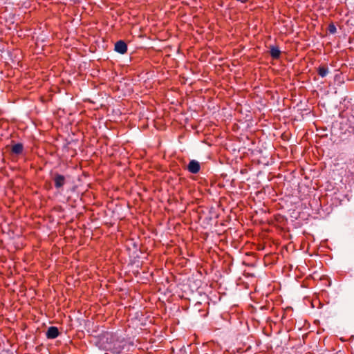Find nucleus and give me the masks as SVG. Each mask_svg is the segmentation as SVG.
I'll return each mask as SVG.
<instances>
[{
    "instance_id": "f8f14e48",
    "label": "nucleus",
    "mask_w": 354,
    "mask_h": 354,
    "mask_svg": "<svg viewBox=\"0 0 354 354\" xmlns=\"http://www.w3.org/2000/svg\"><path fill=\"white\" fill-rule=\"evenodd\" d=\"M269 307H270V305H269L268 302L267 301V307H266V309L268 310V309L269 308Z\"/></svg>"
},
{
    "instance_id": "39448f33",
    "label": "nucleus",
    "mask_w": 354,
    "mask_h": 354,
    "mask_svg": "<svg viewBox=\"0 0 354 354\" xmlns=\"http://www.w3.org/2000/svg\"><path fill=\"white\" fill-rule=\"evenodd\" d=\"M115 50L120 54H124L127 51V45L122 41L120 40L115 44Z\"/></svg>"
},
{
    "instance_id": "6e6552de",
    "label": "nucleus",
    "mask_w": 354,
    "mask_h": 354,
    "mask_svg": "<svg viewBox=\"0 0 354 354\" xmlns=\"http://www.w3.org/2000/svg\"><path fill=\"white\" fill-rule=\"evenodd\" d=\"M24 146L21 143H17L12 146V152L15 154H21L23 151Z\"/></svg>"
},
{
    "instance_id": "9b49d317",
    "label": "nucleus",
    "mask_w": 354,
    "mask_h": 354,
    "mask_svg": "<svg viewBox=\"0 0 354 354\" xmlns=\"http://www.w3.org/2000/svg\"><path fill=\"white\" fill-rule=\"evenodd\" d=\"M278 218H277V220H281V221H283V218L282 216H281L280 215H278Z\"/></svg>"
},
{
    "instance_id": "20e7f679",
    "label": "nucleus",
    "mask_w": 354,
    "mask_h": 354,
    "mask_svg": "<svg viewBox=\"0 0 354 354\" xmlns=\"http://www.w3.org/2000/svg\"><path fill=\"white\" fill-rule=\"evenodd\" d=\"M53 180H54L55 187L56 189H60L61 187H62L64 185V184L66 183V179H65L64 176H63L62 174H55Z\"/></svg>"
},
{
    "instance_id": "0eeeda50",
    "label": "nucleus",
    "mask_w": 354,
    "mask_h": 354,
    "mask_svg": "<svg viewBox=\"0 0 354 354\" xmlns=\"http://www.w3.org/2000/svg\"><path fill=\"white\" fill-rule=\"evenodd\" d=\"M317 71L321 77H325L329 73L328 67L326 65H320Z\"/></svg>"
},
{
    "instance_id": "f03ea898",
    "label": "nucleus",
    "mask_w": 354,
    "mask_h": 354,
    "mask_svg": "<svg viewBox=\"0 0 354 354\" xmlns=\"http://www.w3.org/2000/svg\"><path fill=\"white\" fill-rule=\"evenodd\" d=\"M269 53L274 60H279L281 58V50L277 45H270L269 46Z\"/></svg>"
},
{
    "instance_id": "7ed1b4c3",
    "label": "nucleus",
    "mask_w": 354,
    "mask_h": 354,
    "mask_svg": "<svg viewBox=\"0 0 354 354\" xmlns=\"http://www.w3.org/2000/svg\"><path fill=\"white\" fill-rule=\"evenodd\" d=\"M200 169L201 165L197 160H192L189 161L187 165V170L190 173L196 174L199 172Z\"/></svg>"
},
{
    "instance_id": "f257e3e1",
    "label": "nucleus",
    "mask_w": 354,
    "mask_h": 354,
    "mask_svg": "<svg viewBox=\"0 0 354 354\" xmlns=\"http://www.w3.org/2000/svg\"><path fill=\"white\" fill-rule=\"evenodd\" d=\"M115 341V336L112 333L106 332L101 336L100 342L104 350L112 351Z\"/></svg>"
},
{
    "instance_id": "1a4fd4ad",
    "label": "nucleus",
    "mask_w": 354,
    "mask_h": 354,
    "mask_svg": "<svg viewBox=\"0 0 354 354\" xmlns=\"http://www.w3.org/2000/svg\"><path fill=\"white\" fill-rule=\"evenodd\" d=\"M279 287V283L275 281L274 280L272 281V283H269L267 286V292L274 291L275 289H278Z\"/></svg>"
},
{
    "instance_id": "ddd939ff",
    "label": "nucleus",
    "mask_w": 354,
    "mask_h": 354,
    "mask_svg": "<svg viewBox=\"0 0 354 354\" xmlns=\"http://www.w3.org/2000/svg\"><path fill=\"white\" fill-rule=\"evenodd\" d=\"M266 94H267V96H268L270 94V92L269 91H267Z\"/></svg>"
},
{
    "instance_id": "423d86ee",
    "label": "nucleus",
    "mask_w": 354,
    "mask_h": 354,
    "mask_svg": "<svg viewBox=\"0 0 354 354\" xmlns=\"http://www.w3.org/2000/svg\"><path fill=\"white\" fill-rule=\"evenodd\" d=\"M58 328L55 326H50L48 328L46 332V337L48 339H55L59 336Z\"/></svg>"
},
{
    "instance_id": "9d476101",
    "label": "nucleus",
    "mask_w": 354,
    "mask_h": 354,
    "mask_svg": "<svg viewBox=\"0 0 354 354\" xmlns=\"http://www.w3.org/2000/svg\"><path fill=\"white\" fill-rule=\"evenodd\" d=\"M328 30L331 34H335L337 31L336 26L333 23H330L328 26Z\"/></svg>"
}]
</instances>
